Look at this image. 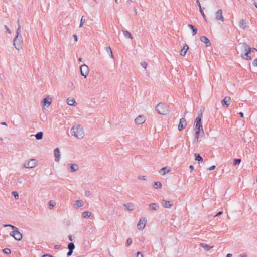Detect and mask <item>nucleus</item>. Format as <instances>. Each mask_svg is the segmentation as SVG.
Listing matches in <instances>:
<instances>
[{"label":"nucleus","instance_id":"1","mask_svg":"<svg viewBox=\"0 0 257 257\" xmlns=\"http://www.w3.org/2000/svg\"><path fill=\"white\" fill-rule=\"evenodd\" d=\"M70 132L72 136L75 137L78 139H82L85 135L83 127L78 124L73 126L71 128Z\"/></svg>","mask_w":257,"mask_h":257},{"label":"nucleus","instance_id":"2","mask_svg":"<svg viewBox=\"0 0 257 257\" xmlns=\"http://www.w3.org/2000/svg\"><path fill=\"white\" fill-rule=\"evenodd\" d=\"M156 110L158 113L161 115L168 114L170 112L169 106L163 103H159L156 106Z\"/></svg>","mask_w":257,"mask_h":257},{"label":"nucleus","instance_id":"3","mask_svg":"<svg viewBox=\"0 0 257 257\" xmlns=\"http://www.w3.org/2000/svg\"><path fill=\"white\" fill-rule=\"evenodd\" d=\"M242 48L244 52V54H241V57L245 60H251V57L249 55L250 53V47L245 43H243Z\"/></svg>","mask_w":257,"mask_h":257},{"label":"nucleus","instance_id":"4","mask_svg":"<svg viewBox=\"0 0 257 257\" xmlns=\"http://www.w3.org/2000/svg\"><path fill=\"white\" fill-rule=\"evenodd\" d=\"M23 38L21 36H16L13 40V45L18 51L22 48Z\"/></svg>","mask_w":257,"mask_h":257},{"label":"nucleus","instance_id":"5","mask_svg":"<svg viewBox=\"0 0 257 257\" xmlns=\"http://www.w3.org/2000/svg\"><path fill=\"white\" fill-rule=\"evenodd\" d=\"M202 114L199 115L195 119V127L197 129V130H199L200 131H202L203 133V130L202 127V124L201 122L202 119Z\"/></svg>","mask_w":257,"mask_h":257},{"label":"nucleus","instance_id":"6","mask_svg":"<svg viewBox=\"0 0 257 257\" xmlns=\"http://www.w3.org/2000/svg\"><path fill=\"white\" fill-rule=\"evenodd\" d=\"M80 69L81 75L86 78L89 72V67L87 65L83 64L80 67Z\"/></svg>","mask_w":257,"mask_h":257},{"label":"nucleus","instance_id":"7","mask_svg":"<svg viewBox=\"0 0 257 257\" xmlns=\"http://www.w3.org/2000/svg\"><path fill=\"white\" fill-rule=\"evenodd\" d=\"M147 220L145 217H142L137 224V228L139 230H142L145 227L147 224Z\"/></svg>","mask_w":257,"mask_h":257},{"label":"nucleus","instance_id":"8","mask_svg":"<svg viewBox=\"0 0 257 257\" xmlns=\"http://www.w3.org/2000/svg\"><path fill=\"white\" fill-rule=\"evenodd\" d=\"M37 162L35 159H31L28 162L24 164V166L26 168H33L36 166Z\"/></svg>","mask_w":257,"mask_h":257},{"label":"nucleus","instance_id":"9","mask_svg":"<svg viewBox=\"0 0 257 257\" xmlns=\"http://www.w3.org/2000/svg\"><path fill=\"white\" fill-rule=\"evenodd\" d=\"M10 234L17 241H20L22 239V234L19 231L18 228L12 231Z\"/></svg>","mask_w":257,"mask_h":257},{"label":"nucleus","instance_id":"10","mask_svg":"<svg viewBox=\"0 0 257 257\" xmlns=\"http://www.w3.org/2000/svg\"><path fill=\"white\" fill-rule=\"evenodd\" d=\"M187 125V122L186 119L185 118H181L180 119L179 124L178 125V130L179 131H182L183 130Z\"/></svg>","mask_w":257,"mask_h":257},{"label":"nucleus","instance_id":"11","mask_svg":"<svg viewBox=\"0 0 257 257\" xmlns=\"http://www.w3.org/2000/svg\"><path fill=\"white\" fill-rule=\"evenodd\" d=\"M146 121V117L144 115H139L135 119V122L137 124H142Z\"/></svg>","mask_w":257,"mask_h":257},{"label":"nucleus","instance_id":"12","mask_svg":"<svg viewBox=\"0 0 257 257\" xmlns=\"http://www.w3.org/2000/svg\"><path fill=\"white\" fill-rule=\"evenodd\" d=\"M215 18L217 20H220L221 22L224 21V18L222 15V11L221 9L218 10L215 13Z\"/></svg>","mask_w":257,"mask_h":257},{"label":"nucleus","instance_id":"13","mask_svg":"<svg viewBox=\"0 0 257 257\" xmlns=\"http://www.w3.org/2000/svg\"><path fill=\"white\" fill-rule=\"evenodd\" d=\"M68 168H70V171L71 172H74L77 171L79 167L77 164H69L67 165Z\"/></svg>","mask_w":257,"mask_h":257},{"label":"nucleus","instance_id":"14","mask_svg":"<svg viewBox=\"0 0 257 257\" xmlns=\"http://www.w3.org/2000/svg\"><path fill=\"white\" fill-rule=\"evenodd\" d=\"M54 156H55V161L56 162H58L60 159V152L59 149L58 148H56L54 150Z\"/></svg>","mask_w":257,"mask_h":257},{"label":"nucleus","instance_id":"15","mask_svg":"<svg viewBox=\"0 0 257 257\" xmlns=\"http://www.w3.org/2000/svg\"><path fill=\"white\" fill-rule=\"evenodd\" d=\"M162 205L164 208H170L173 206L172 203L171 201H167L165 200H162Z\"/></svg>","mask_w":257,"mask_h":257},{"label":"nucleus","instance_id":"16","mask_svg":"<svg viewBox=\"0 0 257 257\" xmlns=\"http://www.w3.org/2000/svg\"><path fill=\"white\" fill-rule=\"evenodd\" d=\"M68 248L69 249V251L67 253V255L69 256L71 255L73 253V251L75 248V245L71 242L68 244Z\"/></svg>","mask_w":257,"mask_h":257},{"label":"nucleus","instance_id":"17","mask_svg":"<svg viewBox=\"0 0 257 257\" xmlns=\"http://www.w3.org/2000/svg\"><path fill=\"white\" fill-rule=\"evenodd\" d=\"M200 41L206 44V47L210 46L211 44L210 40L206 36L201 37Z\"/></svg>","mask_w":257,"mask_h":257},{"label":"nucleus","instance_id":"18","mask_svg":"<svg viewBox=\"0 0 257 257\" xmlns=\"http://www.w3.org/2000/svg\"><path fill=\"white\" fill-rule=\"evenodd\" d=\"M188 49H189L188 46L186 44H185L183 46V49H182L180 52V55L182 56H184L186 55V52H187Z\"/></svg>","mask_w":257,"mask_h":257},{"label":"nucleus","instance_id":"19","mask_svg":"<svg viewBox=\"0 0 257 257\" xmlns=\"http://www.w3.org/2000/svg\"><path fill=\"white\" fill-rule=\"evenodd\" d=\"M149 208L151 210L156 211L159 209V206L158 204L155 203H152L149 204Z\"/></svg>","mask_w":257,"mask_h":257},{"label":"nucleus","instance_id":"20","mask_svg":"<svg viewBox=\"0 0 257 257\" xmlns=\"http://www.w3.org/2000/svg\"><path fill=\"white\" fill-rule=\"evenodd\" d=\"M231 102V99L229 97H225L222 101V105H226L227 107L229 105Z\"/></svg>","mask_w":257,"mask_h":257},{"label":"nucleus","instance_id":"21","mask_svg":"<svg viewBox=\"0 0 257 257\" xmlns=\"http://www.w3.org/2000/svg\"><path fill=\"white\" fill-rule=\"evenodd\" d=\"M123 206L128 211H133L134 209V205L132 203H126V204H124Z\"/></svg>","mask_w":257,"mask_h":257},{"label":"nucleus","instance_id":"22","mask_svg":"<svg viewBox=\"0 0 257 257\" xmlns=\"http://www.w3.org/2000/svg\"><path fill=\"white\" fill-rule=\"evenodd\" d=\"M170 169H169V167H163L162 169H161V170L160 171V173L161 174H162V175H165L167 173H168L169 172H170Z\"/></svg>","mask_w":257,"mask_h":257},{"label":"nucleus","instance_id":"23","mask_svg":"<svg viewBox=\"0 0 257 257\" xmlns=\"http://www.w3.org/2000/svg\"><path fill=\"white\" fill-rule=\"evenodd\" d=\"M188 27L190 29H192L193 36H194L196 34L197 32V29L192 24H188Z\"/></svg>","mask_w":257,"mask_h":257},{"label":"nucleus","instance_id":"24","mask_svg":"<svg viewBox=\"0 0 257 257\" xmlns=\"http://www.w3.org/2000/svg\"><path fill=\"white\" fill-rule=\"evenodd\" d=\"M52 102V99L50 97H47L45 98L43 100V103L44 104V105H45L46 104H48L49 105Z\"/></svg>","mask_w":257,"mask_h":257},{"label":"nucleus","instance_id":"25","mask_svg":"<svg viewBox=\"0 0 257 257\" xmlns=\"http://www.w3.org/2000/svg\"><path fill=\"white\" fill-rule=\"evenodd\" d=\"M200 246H201L202 248H204V249L206 251H208L209 250H210L211 248L213 247L212 246H209V245H208L206 244H204L203 243H201L200 244Z\"/></svg>","mask_w":257,"mask_h":257},{"label":"nucleus","instance_id":"26","mask_svg":"<svg viewBox=\"0 0 257 257\" xmlns=\"http://www.w3.org/2000/svg\"><path fill=\"white\" fill-rule=\"evenodd\" d=\"M66 102H67V104L69 105H70V106L74 105V103L76 102L74 99L70 98V97L67 98Z\"/></svg>","mask_w":257,"mask_h":257},{"label":"nucleus","instance_id":"27","mask_svg":"<svg viewBox=\"0 0 257 257\" xmlns=\"http://www.w3.org/2000/svg\"><path fill=\"white\" fill-rule=\"evenodd\" d=\"M239 26L243 29H245L246 28V22L245 20L242 19L239 22Z\"/></svg>","mask_w":257,"mask_h":257},{"label":"nucleus","instance_id":"28","mask_svg":"<svg viewBox=\"0 0 257 257\" xmlns=\"http://www.w3.org/2000/svg\"><path fill=\"white\" fill-rule=\"evenodd\" d=\"M123 34L124 36L126 38H129L131 39H133V37L131 33L127 30H122Z\"/></svg>","mask_w":257,"mask_h":257},{"label":"nucleus","instance_id":"29","mask_svg":"<svg viewBox=\"0 0 257 257\" xmlns=\"http://www.w3.org/2000/svg\"><path fill=\"white\" fill-rule=\"evenodd\" d=\"M195 160L196 161H198V162H203V158L202 157L197 153L195 154Z\"/></svg>","mask_w":257,"mask_h":257},{"label":"nucleus","instance_id":"30","mask_svg":"<svg viewBox=\"0 0 257 257\" xmlns=\"http://www.w3.org/2000/svg\"><path fill=\"white\" fill-rule=\"evenodd\" d=\"M200 132L201 131L199 130H197L196 131L195 134V139L193 141L194 143L198 141L199 135V134L200 133Z\"/></svg>","mask_w":257,"mask_h":257},{"label":"nucleus","instance_id":"31","mask_svg":"<svg viewBox=\"0 0 257 257\" xmlns=\"http://www.w3.org/2000/svg\"><path fill=\"white\" fill-rule=\"evenodd\" d=\"M153 187L155 189L161 188L162 184L160 182H155L154 183Z\"/></svg>","mask_w":257,"mask_h":257},{"label":"nucleus","instance_id":"32","mask_svg":"<svg viewBox=\"0 0 257 257\" xmlns=\"http://www.w3.org/2000/svg\"><path fill=\"white\" fill-rule=\"evenodd\" d=\"M43 135L42 132H39L35 135V137L37 140H41L42 139Z\"/></svg>","mask_w":257,"mask_h":257},{"label":"nucleus","instance_id":"33","mask_svg":"<svg viewBox=\"0 0 257 257\" xmlns=\"http://www.w3.org/2000/svg\"><path fill=\"white\" fill-rule=\"evenodd\" d=\"M91 215V213L89 211H85L82 213V216L83 218H89Z\"/></svg>","mask_w":257,"mask_h":257},{"label":"nucleus","instance_id":"34","mask_svg":"<svg viewBox=\"0 0 257 257\" xmlns=\"http://www.w3.org/2000/svg\"><path fill=\"white\" fill-rule=\"evenodd\" d=\"M18 27L16 30V36H21L20 35L21 25H20V23L19 20L18 21Z\"/></svg>","mask_w":257,"mask_h":257},{"label":"nucleus","instance_id":"35","mask_svg":"<svg viewBox=\"0 0 257 257\" xmlns=\"http://www.w3.org/2000/svg\"><path fill=\"white\" fill-rule=\"evenodd\" d=\"M75 205L78 207H81L83 206V201L82 200H76L75 201Z\"/></svg>","mask_w":257,"mask_h":257},{"label":"nucleus","instance_id":"36","mask_svg":"<svg viewBox=\"0 0 257 257\" xmlns=\"http://www.w3.org/2000/svg\"><path fill=\"white\" fill-rule=\"evenodd\" d=\"M3 251L6 254H10L11 253V250L8 248L3 249Z\"/></svg>","mask_w":257,"mask_h":257},{"label":"nucleus","instance_id":"37","mask_svg":"<svg viewBox=\"0 0 257 257\" xmlns=\"http://www.w3.org/2000/svg\"><path fill=\"white\" fill-rule=\"evenodd\" d=\"M241 162L240 159H235L233 161V165H236L237 164H239Z\"/></svg>","mask_w":257,"mask_h":257},{"label":"nucleus","instance_id":"38","mask_svg":"<svg viewBox=\"0 0 257 257\" xmlns=\"http://www.w3.org/2000/svg\"><path fill=\"white\" fill-rule=\"evenodd\" d=\"M199 10H200V12L202 16H203V18L205 19V20L206 21H207L206 17V16H205V14H204V12H203V10H202L201 7H200V8L199 9Z\"/></svg>","mask_w":257,"mask_h":257},{"label":"nucleus","instance_id":"39","mask_svg":"<svg viewBox=\"0 0 257 257\" xmlns=\"http://www.w3.org/2000/svg\"><path fill=\"white\" fill-rule=\"evenodd\" d=\"M84 17L82 16L81 17V21H80V25H79V27L81 28L83 26L84 22H85V20L84 19H83Z\"/></svg>","mask_w":257,"mask_h":257},{"label":"nucleus","instance_id":"40","mask_svg":"<svg viewBox=\"0 0 257 257\" xmlns=\"http://www.w3.org/2000/svg\"><path fill=\"white\" fill-rule=\"evenodd\" d=\"M55 202L53 200H50L49 202V205L50 207H51L50 208H52L53 207H54L55 205Z\"/></svg>","mask_w":257,"mask_h":257},{"label":"nucleus","instance_id":"41","mask_svg":"<svg viewBox=\"0 0 257 257\" xmlns=\"http://www.w3.org/2000/svg\"><path fill=\"white\" fill-rule=\"evenodd\" d=\"M4 226L5 227H11L14 231L16 229H17V228L12 225H11V224H6V225H4Z\"/></svg>","mask_w":257,"mask_h":257},{"label":"nucleus","instance_id":"42","mask_svg":"<svg viewBox=\"0 0 257 257\" xmlns=\"http://www.w3.org/2000/svg\"><path fill=\"white\" fill-rule=\"evenodd\" d=\"M12 194L14 196V197H15V199H18V197H19V195H18V193L16 191H13L12 192Z\"/></svg>","mask_w":257,"mask_h":257},{"label":"nucleus","instance_id":"43","mask_svg":"<svg viewBox=\"0 0 257 257\" xmlns=\"http://www.w3.org/2000/svg\"><path fill=\"white\" fill-rule=\"evenodd\" d=\"M141 65L142 67H143L144 68H146V67L147 66V63L146 62H141Z\"/></svg>","mask_w":257,"mask_h":257},{"label":"nucleus","instance_id":"44","mask_svg":"<svg viewBox=\"0 0 257 257\" xmlns=\"http://www.w3.org/2000/svg\"><path fill=\"white\" fill-rule=\"evenodd\" d=\"M136 257H143V255L142 252H138L136 254Z\"/></svg>","mask_w":257,"mask_h":257},{"label":"nucleus","instance_id":"45","mask_svg":"<svg viewBox=\"0 0 257 257\" xmlns=\"http://www.w3.org/2000/svg\"><path fill=\"white\" fill-rule=\"evenodd\" d=\"M252 65L256 67L257 66V58L254 59L252 62Z\"/></svg>","mask_w":257,"mask_h":257},{"label":"nucleus","instance_id":"46","mask_svg":"<svg viewBox=\"0 0 257 257\" xmlns=\"http://www.w3.org/2000/svg\"><path fill=\"white\" fill-rule=\"evenodd\" d=\"M215 168H216V166L215 165H212L208 168V170L209 171H211V170L215 169Z\"/></svg>","mask_w":257,"mask_h":257},{"label":"nucleus","instance_id":"47","mask_svg":"<svg viewBox=\"0 0 257 257\" xmlns=\"http://www.w3.org/2000/svg\"><path fill=\"white\" fill-rule=\"evenodd\" d=\"M106 51L109 53V52L111 51V49L110 46L107 47L105 48Z\"/></svg>","mask_w":257,"mask_h":257},{"label":"nucleus","instance_id":"48","mask_svg":"<svg viewBox=\"0 0 257 257\" xmlns=\"http://www.w3.org/2000/svg\"><path fill=\"white\" fill-rule=\"evenodd\" d=\"M138 178L140 180H146V177L145 176H139Z\"/></svg>","mask_w":257,"mask_h":257},{"label":"nucleus","instance_id":"49","mask_svg":"<svg viewBox=\"0 0 257 257\" xmlns=\"http://www.w3.org/2000/svg\"><path fill=\"white\" fill-rule=\"evenodd\" d=\"M85 195L86 197H88L90 195V192L89 191H86L85 192Z\"/></svg>","mask_w":257,"mask_h":257},{"label":"nucleus","instance_id":"50","mask_svg":"<svg viewBox=\"0 0 257 257\" xmlns=\"http://www.w3.org/2000/svg\"><path fill=\"white\" fill-rule=\"evenodd\" d=\"M257 51V49L255 48H250V53Z\"/></svg>","mask_w":257,"mask_h":257},{"label":"nucleus","instance_id":"51","mask_svg":"<svg viewBox=\"0 0 257 257\" xmlns=\"http://www.w3.org/2000/svg\"><path fill=\"white\" fill-rule=\"evenodd\" d=\"M222 213L223 212L222 211H219L215 215V217L220 216L222 215Z\"/></svg>","mask_w":257,"mask_h":257},{"label":"nucleus","instance_id":"52","mask_svg":"<svg viewBox=\"0 0 257 257\" xmlns=\"http://www.w3.org/2000/svg\"><path fill=\"white\" fill-rule=\"evenodd\" d=\"M5 28H6V31H7L8 33H11V31H10V29L8 28V27L6 25H5Z\"/></svg>","mask_w":257,"mask_h":257},{"label":"nucleus","instance_id":"53","mask_svg":"<svg viewBox=\"0 0 257 257\" xmlns=\"http://www.w3.org/2000/svg\"><path fill=\"white\" fill-rule=\"evenodd\" d=\"M196 3L197 4V5L198 6V7H199V9L200 8V7H201V4H200V3L199 2V0H196Z\"/></svg>","mask_w":257,"mask_h":257},{"label":"nucleus","instance_id":"54","mask_svg":"<svg viewBox=\"0 0 257 257\" xmlns=\"http://www.w3.org/2000/svg\"><path fill=\"white\" fill-rule=\"evenodd\" d=\"M42 257H53L51 254H44Z\"/></svg>","mask_w":257,"mask_h":257},{"label":"nucleus","instance_id":"55","mask_svg":"<svg viewBox=\"0 0 257 257\" xmlns=\"http://www.w3.org/2000/svg\"><path fill=\"white\" fill-rule=\"evenodd\" d=\"M73 37H74V40L75 41H77V40H78V38H77V36L76 34H74L73 35Z\"/></svg>","mask_w":257,"mask_h":257},{"label":"nucleus","instance_id":"56","mask_svg":"<svg viewBox=\"0 0 257 257\" xmlns=\"http://www.w3.org/2000/svg\"><path fill=\"white\" fill-rule=\"evenodd\" d=\"M109 53H110V57L112 58H114V56H113V54L112 50L109 52Z\"/></svg>","mask_w":257,"mask_h":257},{"label":"nucleus","instance_id":"57","mask_svg":"<svg viewBox=\"0 0 257 257\" xmlns=\"http://www.w3.org/2000/svg\"><path fill=\"white\" fill-rule=\"evenodd\" d=\"M132 242H126V246H129L131 244Z\"/></svg>","mask_w":257,"mask_h":257},{"label":"nucleus","instance_id":"58","mask_svg":"<svg viewBox=\"0 0 257 257\" xmlns=\"http://www.w3.org/2000/svg\"><path fill=\"white\" fill-rule=\"evenodd\" d=\"M239 114L240 115V116L241 117H244V114L243 112H239Z\"/></svg>","mask_w":257,"mask_h":257},{"label":"nucleus","instance_id":"59","mask_svg":"<svg viewBox=\"0 0 257 257\" xmlns=\"http://www.w3.org/2000/svg\"><path fill=\"white\" fill-rule=\"evenodd\" d=\"M69 239L70 241H72V235H69Z\"/></svg>","mask_w":257,"mask_h":257},{"label":"nucleus","instance_id":"60","mask_svg":"<svg viewBox=\"0 0 257 257\" xmlns=\"http://www.w3.org/2000/svg\"><path fill=\"white\" fill-rule=\"evenodd\" d=\"M189 168L193 170L194 169V166L192 165H190Z\"/></svg>","mask_w":257,"mask_h":257},{"label":"nucleus","instance_id":"61","mask_svg":"<svg viewBox=\"0 0 257 257\" xmlns=\"http://www.w3.org/2000/svg\"><path fill=\"white\" fill-rule=\"evenodd\" d=\"M232 255L230 253H228L227 254L226 257H232Z\"/></svg>","mask_w":257,"mask_h":257},{"label":"nucleus","instance_id":"62","mask_svg":"<svg viewBox=\"0 0 257 257\" xmlns=\"http://www.w3.org/2000/svg\"><path fill=\"white\" fill-rule=\"evenodd\" d=\"M70 223H71V222H70V221H67V222H66V224H67V225H69L70 224Z\"/></svg>","mask_w":257,"mask_h":257},{"label":"nucleus","instance_id":"63","mask_svg":"<svg viewBox=\"0 0 257 257\" xmlns=\"http://www.w3.org/2000/svg\"><path fill=\"white\" fill-rule=\"evenodd\" d=\"M253 4L255 6V7L257 8V3L255 2L253 3Z\"/></svg>","mask_w":257,"mask_h":257},{"label":"nucleus","instance_id":"64","mask_svg":"<svg viewBox=\"0 0 257 257\" xmlns=\"http://www.w3.org/2000/svg\"><path fill=\"white\" fill-rule=\"evenodd\" d=\"M247 255L246 254H242L241 257H246Z\"/></svg>","mask_w":257,"mask_h":257}]
</instances>
